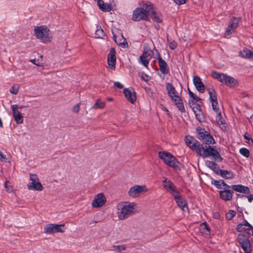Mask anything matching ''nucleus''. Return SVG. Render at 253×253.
<instances>
[{
    "mask_svg": "<svg viewBox=\"0 0 253 253\" xmlns=\"http://www.w3.org/2000/svg\"><path fill=\"white\" fill-rule=\"evenodd\" d=\"M145 77H146V79H145V78L143 76L142 77V79H143L144 81L147 82L149 80L148 77L146 75H145Z\"/></svg>",
    "mask_w": 253,
    "mask_h": 253,
    "instance_id": "nucleus-57",
    "label": "nucleus"
},
{
    "mask_svg": "<svg viewBox=\"0 0 253 253\" xmlns=\"http://www.w3.org/2000/svg\"><path fill=\"white\" fill-rule=\"evenodd\" d=\"M113 39L115 41V42L119 45L122 46V47H125L126 43L127 44L126 40L125 38H124L123 35L120 36V41H118L116 39L117 37L115 35H113Z\"/></svg>",
    "mask_w": 253,
    "mask_h": 253,
    "instance_id": "nucleus-36",
    "label": "nucleus"
},
{
    "mask_svg": "<svg viewBox=\"0 0 253 253\" xmlns=\"http://www.w3.org/2000/svg\"><path fill=\"white\" fill-rule=\"evenodd\" d=\"M18 85H13L9 89V92L12 94H17L19 90Z\"/></svg>",
    "mask_w": 253,
    "mask_h": 253,
    "instance_id": "nucleus-41",
    "label": "nucleus"
},
{
    "mask_svg": "<svg viewBox=\"0 0 253 253\" xmlns=\"http://www.w3.org/2000/svg\"><path fill=\"white\" fill-rule=\"evenodd\" d=\"M212 77L219 82L230 87H236L239 85L238 81L234 78L216 71L212 72Z\"/></svg>",
    "mask_w": 253,
    "mask_h": 253,
    "instance_id": "nucleus-4",
    "label": "nucleus"
},
{
    "mask_svg": "<svg viewBox=\"0 0 253 253\" xmlns=\"http://www.w3.org/2000/svg\"><path fill=\"white\" fill-rule=\"evenodd\" d=\"M199 230L205 237H208L210 235V229L206 222H204L200 225Z\"/></svg>",
    "mask_w": 253,
    "mask_h": 253,
    "instance_id": "nucleus-27",
    "label": "nucleus"
},
{
    "mask_svg": "<svg viewBox=\"0 0 253 253\" xmlns=\"http://www.w3.org/2000/svg\"><path fill=\"white\" fill-rule=\"evenodd\" d=\"M212 184L219 189L223 190L224 188H231V186L226 184L224 180H214Z\"/></svg>",
    "mask_w": 253,
    "mask_h": 253,
    "instance_id": "nucleus-29",
    "label": "nucleus"
},
{
    "mask_svg": "<svg viewBox=\"0 0 253 253\" xmlns=\"http://www.w3.org/2000/svg\"><path fill=\"white\" fill-rule=\"evenodd\" d=\"M240 153L243 155V156L248 158L249 157L250 155V151L249 150L244 147L241 148L239 150Z\"/></svg>",
    "mask_w": 253,
    "mask_h": 253,
    "instance_id": "nucleus-40",
    "label": "nucleus"
},
{
    "mask_svg": "<svg viewBox=\"0 0 253 253\" xmlns=\"http://www.w3.org/2000/svg\"><path fill=\"white\" fill-rule=\"evenodd\" d=\"M245 139L246 140V142L250 144H253V139L250 137V135L248 134H245L244 136Z\"/></svg>",
    "mask_w": 253,
    "mask_h": 253,
    "instance_id": "nucleus-46",
    "label": "nucleus"
},
{
    "mask_svg": "<svg viewBox=\"0 0 253 253\" xmlns=\"http://www.w3.org/2000/svg\"><path fill=\"white\" fill-rule=\"evenodd\" d=\"M145 90L146 91H150V88H145Z\"/></svg>",
    "mask_w": 253,
    "mask_h": 253,
    "instance_id": "nucleus-59",
    "label": "nucleus"
},
{
    "mask_svg": "<svg viewBox=\"0 0 253 253\" xmlns=\"http://www.w3.org/2000/svg\"><path fill=\"white\" fill-rule=\"evenodd\" d=\"M206 165L214 171L215 173H218L220 170L218 165L212 161H207L206 162Z\"/></svg>",
    "mask_w": 253,
    "mask_h": 253,
    "instance_id": "nucleus-31",
    "label": "nucleus"
},
{
    "mask_svg": "<svg viewBox=\"0 0 253 253\" xmlns=\"http://www.w3.org/2000/svg\"><path fill=\"white\" fill-rule=\"evenodd\" d=\"M105 106V102L101 101L100 99H98L94 105L92 106V108L94 109H103Z\"/></svg>",
    "mask_w": 253,
    "mask_h": 253,
    "instance_id": "nucleus-35",
    "label": "nucleus"
},
{
    "mask_svg": "<svg viewBox=\"0 0 253 253\" xmlns=\"http://www.w3.org/2000/svg\"><path fill=\"white\" fill-rule=\"evenodd\" d=\"M238 241L245 253H251V244L248 237L240 233L238 236Z\"/></svg>",
    "mask_w": 253,
    "mask_h": 253,
    "instance_id": "nucleus-12",
    "label": "nucleus"
},
{
    "mask_svg": "<svg viewBox=\"0 0 253 253\" xmlns=\"http://www.w3.org/2000/svg\"><path fill=\"white\" fill-rule=\"evenodd\" d=\"M239 54L243 58L253 60V51H251L248 49L245 48L243 50L240 51Z\"/></svg>",
    "mask_w": 253,
    "mask_h": 253,
    "instance_id": "nucleus-28",
    "label": "nucleus"
},
{
    "mask_svg": "<svg viewBox=\"0 0 253 253\" xmlns=\"http://www.w3.org/2000/svg\"><path fill=\"white\" fill-rule=\"evenodd\" d=\"M195 115L197 120L199 122H204L205 121V117L202 110L197 111L196 113H195Z\"/></svg>",
    "mask_w": 253,
    "mask_h": 253,
    "instance_id": "nucleus-38",
    "label": "nucleus"
},
{
    "mask_svg": "<svg viewBox=\"0 0 253 253\" xmlns=\"http://www.w3.org/2000/svg\"><path fill=\"white\" fill-rule=\"evenodd\" d=\"M237 196H240V195L239 194H237Z\"/></svg>",
    "mask_w": 253,
    "mask_h": 253,
    "instance_id": "nucleus-61",
    "label": "nucleus"
},
{
    "mask_svg": "<svg viewBox=\"0 0 253 253\" xmlns=\"http://www.w3.org/2000/svg\"><path fill=\"white\" fill-rule=\"evenodd\" d=\"M95 36L97 38H103L105 36L104 31L100 27L95 31Z\"/></svg>",
    "mask_w": 253,
    "mask_h": 253,
    "instance_id": "nucleus-39",
    "label": "nucleus"
},
{
    "mask_svg": "<svg viewBox=\"0 0 253 253\" xmlns=\"http://www.w3.org/2000/svg\"><path fill=\"white\" fill-rule=\"evenodd\" d=\"M203 141V144L205 143V145H209L211 144H214L215 141L213 138V137L210 134V133H208L206 137H205L204 140H202Z\"/></svg>",
    "mask_w": 253,
    "mask_h": 253,
    "instance_id": "nucleus-33",
    "label": "nucleus"
},
{
    "mask_svg": "<svg viewBox=\"0 0 253 253\" xmlns=\"http://www.w3.org/2000/svg\"><path fill=\"white\" fill-rule=\"evenodd\" d=\"M236 215L235 211L233 210H229L228 212L226 214V217L227 219L231 220Z\"/></svg>",
    "mask_w": 253,
    "mask_h": 253,
    "instance_id": "nucleus-42",
    "label": "nucleus"
},
{
    "mask_svg": "<svg viewBox=\"0 0 253 253\" xmlns=\"http://www.w3.org/2000/svg\"><path fill=\"white\" fill-rule=\"evenodd\" d=\"M202 156L204 158L212 157L213 159L218 162H221L222 160L217 151L210 145L204 146V151Z\"/></svg>",
    "mask_w": 253,
    "mask_h": 253,
    "instance_id": "nucleus-8",
    "label": "nucleus"
},
{
    "mask_svg": "<svg viewBox=\"0 0 253 253\" xmlns=\"http://www.w3.org/2000/svg\"><path fill=\"white\" fill-rule=\"evenodd\" d=\"M50 31L45 26H36L34 28V35L42 42L47 43L51 41Z\"/></svg>",
    "mask_w": 253,
    "mask_h": 253,
    "instance_id": "nucleus-5",
    "label": "nucleus"
},
{
    "mask_svg": "<svg viewBox=\"0 0 253 253\" xmlns=\"http://www.w3.org/2000/svg\"><path fill=\"white\" fill-rule=\"evenodd\" d=\"M11 108L12 111L13 116L16 123L17 124H21L23 123V117L18 110H16V104L12 105Z\"/></svg>",
    "mask_w": 253,
    "mask_h": 253,
    "instance_id": "nucleus-25",
    "label": "nucleus"
},
{
    "mask_svg": "<svg viewBox=\"0 0 253 253\" xmlns=\"http://www.w3.org/2000/svg\"><path fill=\"white\" fill-rule=\"evenodd\" d=\"M247 95V93L246 92H242L240 94V96L241 97H245Z\"/></svg>",
    "mask_w": 253,
    "mask_h": 253,
    "instance_id": "nucleus-54",
    "label": "nucleus"
},
{
    "mask_svg": "<svg viewBox=\"0 0 253 253\" xmlns=\"http://www.w3.org/2000/svg\"><path fill=\"white\" fill-rule=\"evenodd\" d=\"M186 145L192 150L195 151L196 154L202 156V151H204V146L193 137L188 135L184 139Z\"/></svg>",
    "mask_w": 253,
    "mask_h": 253,
    "instance_id": "nucleus-6",
    "label": "nucleus"
},
{
    "mask_svg": "<svg viewBox=\"0 0 253 253\" xmlns=\"http://www.w3.org/2000/svg\"><path fill=\"white\" fill-rule=\"evenodd\" d=\"M80 110V105L79 104H77L75 106H74L73 108L72 111L75 113H78Z\"/></svg>",
    "mask_w": 253,
    "mask_h": 253,
    "instance_id": "nucleus-49",
    "label": "nucleus"
},
{
    "mask_svg": "<svg viewBox=\"0 0 253 253\" xmlns=\"http://www.w3.org/2000/svg\"><path fill=\"white\" fill-rule=\"evenodd\" d=\"M107 100H108V101H112L113 99V98H107Z\"/></svg>",
    "mask_w": 253,
    "mask_h": 253,
    "instance_id": "nucleus-58",
    "label": "nucleus"
},
{
    "mask_svg": "<svg viewBox=\"0 0 253 253\" xmlns=\"http://www.w3.org/2000/svg\"><path fill=\"white\" fill-rule=\"evenodd\" d=\"M193 82L196 89L200 93L204 92L205 90V85L201 81V78L198 76H194L193 78Z\"/></svg>",
    "mask_w": 253,
    "mask_h": 253,
    "instance_id": "nucleus-24",
    "label": "nucleus"
},
{
    "mask_svg": "<svg viewBox=\"0 0 253 253\" xmlns=\"http://www.w3.org/2000/svg\"><path fill=\"white\" fill-rule=\"evenodd\" d=\"M251 119L252 120V121L253 122V114L251 116Z\"/></svg>",
    "mask_w": 253,
    "mask_h": 253,
    "instance_id": "nucleus-60",
    "label": "nucleus"
},
{
    "mask_svg": "<svg viewBox=\"0 0 253 253\" xmlns=\"http://www.w3.org/2000/svg\"><path fill=\"white\" fill-rule=\"evenodd\" d=\"M113 247L119 251L125 250L126 249V248L124 245H113Z\"/></svg>",
    "mask_w": 253,
    "mask_h": 253,
    "instance_id": "nucleus-47",
    "label": "nucleus"
},
{
    "mask_svg": "<svg viewBox=\"0 0 253 253\" xmlns=\"http://www.w3.org/2000/svg\"><path fill=\"white\" fill-rule=\"evenodd\" d=\"M166 89L169 97L173 102L178 110L181 113L184 112L185 108L181 98L173 84L170 83H166Z\"/></svg>",
    "mask_w": 253,
    "mask_h": 253,
    "instance_id": "nucleus-1",
    "label": "nucleus"
},
{
    "mask_svg": "<svg viewBox=\"0 0 253 253\" xmlns=\"http://www.w3.org/2000/svg\"><path fill=\"white\" fill-rule=\"evenodd\" d=\"M106 201V199L103 194L100 193L95 196L92 202L93 208H99L103 206Z\"/></svg>",
    "mask_w": 253,
    "mask_h": 253,
    "instance_id": "nucleus-16",
    "label": "nucleus"
},
{
    "mask_svg": "<svg viewBox=\"0 0 253 253\" xmlns=\"http://www.w3.org/2000/svg\"><path fill=\"white\" fill-rule=\"evenodd\" d=\"M247 197H248V201L250 203H251L253 200V195H252V194L250 195L249 196H248Z\"/></svg>",
    "mask_w": 253,
    "mask_h": 253,
    "instance_id": "nucleus-53",
    "label": "nucleus"
},
{
    "mask_svg": "<svg viewBox=\"0 0 253 253\" xmlns=\"http://www.w3.org/2000/svg\"><path fill=\"white\" fill-rule=\"evenodd\" d=\"M236 230L244 234L247 233L253 235V227L245 219L237 225Z\"/></svg>",
    "mask_w": 253,
    "mask_h": 253,
    "instance_id": "nucleus-13",
    "label": "nucleus"
},
{
    "mask_svg": "<svg viewBox=\"0 0 253 253\" xmlns=\"http://www.w3.org/2000/svg\"><path fill=\"white\" fill-rule=\"evenodd\" d=\"M108 64L109 67L115 70L116 68V51L114 48H111L107 57Z\"/></svg>",
    "mask_w": 253,
    "mask_h": 253,
    "instance_id": "nucleus-20",
    "label": "nucleus"
},
{
    "mask_svg": "<svg viewBox=\"0 0 253 253\" xmlns=\"http://www.w3.org/2000/svg\"><path fill=\"white\" fill-rule=\"evenodd\" d=\"M209 94V100L211 103L212 110L214 112H217L219 108L217 107L218 101L217 99L216 93L214 90H208Z\"/></svg>",
    "mask_w": 253,
    "mask_h": 253,
    "instance_id": "nucleus-19",
    "label": "nucleus"
},
{
    "mask_svg": "<svg viewBox=\"0 0 253 253\" xmlns=\"http://www.w3.org/2000/svg\"><path fill=\"white\" fill-rule=\"evenodd\" d=\"M123 93L126 99L131 103L133 104L136 99V93L132 88H125Z\"/></svg>",
    "mask_w": 253,
    "mask_h": 253,
    "instance_id": "nucleus-21",
    "label": "nucleus"
},
{
    "mask_svg": "<svg viewBox=\"0 0 253 253\" xmlns=\"http://www.w3.org/2000/svg\"><path fill=\"white\" fill-rule=\"evenodd\" d=\"M230 188H224L219 191L220 198L224 201H230L232 200L233 195V190Z\"/></svg>",
    "mask_w": 253,
    "mask_h": 253,
    "instance_id": "nucleus-17",
    "label": "nucleus"
},
{
    "mask_svg": "<svg viewBox=\"0 0 253 253\" xmlns=\"http://www.w3.org/2000/svg\"><path fill=\"white\" fill-rule=\"evenodd\" d=\"M148 189L145 185H135L131 187L128 191V195L132 198H137L146 192Z\"/></svg>",
    "mask_w": 253,
    "mask_h": 253,
    "instance_id": "nucleus-11",
    "label": "nucleus"
},
{
    "mask_svg": "<svg viewBox=\"0 0 253 253\" xmlns=\"http://www.w3.org/2000/svg\"><path fill=\"white\" fill-rule=\"evenodd\" d=\"M217 116L216 118V121L217 123L219 125H224L225 124V120L222 118L221 116V113L220 111H219V109L218 110L217 112H215Z\"/></svg>",
    "mask_w": 253,
    "mask_h": 253,
    "instance_id": "nucleus-37",
    "label": "nucleus"
},
{
    "mask_svg": "<svg viewBox=\"0 0 253 253\" xmlns=\"http://www.w3.org/2000/svg\"><path fill=\"white\" fill-rule=\"evenodd\" d=\"M231 188L233 191L242 193L243 194H248L250 193V189L248 187L241 184L232 185Z\"/></svg>",
    "mask_w": 253,
    "mask_h": 253,
    "instance_id": "nucleus-26",
    "label": "nucleus"
},
{
    "mask_svg": "<svg viewBox=\"0 0 253 253\" xmlns=\"http://www.w3.org/2000/svg\"><path fill=\"white\" fill-rule=\"evenodd\" d=\"M153 52L151 49L144 50L142 54L138 58V62L145 67H148L151 59Z\"/></svg>",
    "mask_w": 253,
    "mask_h": 253,
    "instance_id": "nucleus-15",
    "label": "nucleus"
},
{
    "mask_svg": "<svg viewBox=\"0 0 253 253\" xmlns=\"http://www.w3.org/2000/svg\"><path fill=\"white\" fill-rule=\"evenodd\" d=\"M159 156L168 166L173 168L178 167L179 162L170 153L165 151L159 152Z\"/></svg>",
    "mask_w": 253,
    "mask_h": 253,
    "instance_id": "nucleus-7",
    "label": "nucleus"
},
{
    "mask_svg": "<svg viewBox=\"0 0 253 253\" xmlns=\"http://www.w3.org/2000/svg\"><path fill=\"white\" fill-rule=\"evenodd\" d=\"M31 62H32L33 64L37 65V66H40V64H37L36 63V59H32V60H31Z\"/></svg>",
    "mask_w": 253,
    "mask_h": 253,
    "instance_id": "nucleus-55",
    "label": "nucleus"
},
{
    "mask_svg": "<svg viewBox=\"0 0 253 253\" xmlns=\"http://www.w3.org/2000/svg\"><path fill=\"white\" fill-rule=\"evenodd\" d=\"M150 12L152 13L151 18L154 22L161 23L162 21V17L160 14L153 11L152 9L151 10Z\"/></svg>",
    "mask_w": 253,
    "mask_h": 253,
    "instance_id": "nucleus-34",
    "label": "nucleus"
},
{
    "mask_svg": "<svg viewBox=\"0 0 253 253\" xmlns=\"http://www.w3.org/2000/svg\"><path fill=\"white\" fill-rule=\"evenodd\" d=\"M197 132L198 135V138L201 140H204L206 136L209 133L208 131L205 130L204 128H197Z\"/></svg>",
    "mask_w": 253,
    "mask_h": 253,
    "instance_id": "nucleus-32",
    "label": "nucleus"
},
{
    "mask_svg": "<svg viewBox=\"0 0 253 253\" xmlns=\"http://www.w3.org/2000/svg\"><path fill=\"white\" fill-rule=\"evenodd\" d=\"M30 180L31 182L27 185V187L29 190L41 191L43 189V186L36 174H30Z\"/></svg>",
    "mask_w": 253,
    "mask_h": 253,
    "instance_id": "nucleus-10",
    "label": "nucleus"
},
{
    "mask_svg": "<svg viewBox=\"0 0 253 253\" xmlns=\"http://www.w3.org/2000/svg\"><path fill=\"white\" fill-rule=\"evenodd\" d=\"M117 214L120 220H123L136 211V204L126 202L119 203L117 206Z\"/></svg>",
    "mask_w": 253,
    "mask_h": 253,
    "instance_id": "nucleus-3",
    "label": "nucleus"
},
{
    "mask_svg": "<svg viewBox=\"0 0 253 253\" xmlns=\"http://www.w3.org/2000/svg\"><path fill=\"white\" fill-rule=\"evenodd\" d=\"M65 227L64 224H48L44 228V232L46 234H53L55 233H63Z\"/></svg>",
    "mask_w": 253,
    "mask_h": 253,
    "instance_id": "nucleus-9",
    "label": "nucleus"
},
{
    "mask_svg": "<svg viewBox=\"0 0 253 253\" xmlns=\"http://www.w3.org/2000/svg\"><path fill=\"white\" fill-rule=\"evenodd\" d=\"M241 20V17L237 18L236 17H233L230 20L228 26L225 32V37L230 36L234 32L235 30L238 27L239 22Z\"/></svg>",
    "mask_w": 253,
    "mask_h": 253,
    "instance_id": "nucleus-14",
    "label": "nucleus"
},
{
    "mask_svg": "<svg viewBox=\"0 0 253 253\" xmlns=\"http://www.w3.org/2000/svg\"><path fill=\"white\" fill-rule=\"evenodd\" d=\"M157 59L159 65L160 70L163 74H167L169 72V70L168 67V64L162 58L159 52H158L157 50Z\"/></svg>",
    "mask_w": 253,
    "mask_h": 253,
    "instance_id": "nucleus-23",
    "label": "nucleus"
},
{
    "mask_svg": "<svg viewBox=\"0 0 253 253\" xmlns=\"http://www.w3.org/2000/svg\"><path fill=\"white\" fill-rule=\"evenodd\" d=\"M4 186L7 191L8 192H11L12 191V187L10 182L6 181L4 184Z\"/></svg>",
    "mask_w": 253,
    "mask_h": 253,
    "instance_id": "nucleus-45",
    "label": "nucleus"
},
{
    "mask_svg": "<svg viewBox=\"0 0 253 253\" xmlns=\"http://www.w3.org/2000/svg\"><path fill=\"white\" fill-rule=\"evenodd\" d=\"M176 46L177 44L174 42H171L169 43V47L171 49H174Z\"/></svg>",
    "mask_w": 253,
    "mask_h": 253,
    "instance_id": "nucleus-51",
    "label": "nucleus"
},
{
    "mask_svg": "<svg viewBox=\"0 0 253 253\" xmlns=\"http://www.w3.org/2000/svg\"><path fill=\"white\" fill-rule=\"evenodd\" d=\"M153 8V5L150 2H146L142 7L136 8L133 11L132 19L134 21H139L142 20L149 21L148 14Z\"/></svg>",
    "mask_w": 253,
    "mask_h": 253,
    "instance_id": "nucleus-2",
    "label": "nucleus"
},
{
    "mask_svg": "<svg viewBox=\"0 0 253 253\" xmlns=\"http://www.w3.org/2000/svg\"><path fill=\"white\" fill-rule=\"evenodd\" d=\"M174 2L177 5H181L186 2V0H173Z\"/></svg>",
    "mask_w": 253,
    "mask_h": 253,
    "instance_id": "nucleus-50",
    "label": "nucleus"
},
{
    "mask_svg": "<svg viewBox=\"0 0 253 253\" xmlns=\"http://www.w3.org/2000/svg\"><path fill=\"white\" fill-rule=\"evenodd\" d=\"M219 171L221 176L225 179H232L234 177V174L230 170L220 169Z\"/></svg>",
    "mask_w": 253,
    "mask_h": 253,
    "instance_id": "nucleus-30",
    "label": "nucleus"
},
{
    "mask_svg": "<svg viewBox=\"0 0 253 253\" xmlns=\"http://www.w3.org/2000/svg\"><path fill=\"white\" fill-rule=\"evenodd\" d=\"M163 186L166 190L173 196L176 194H178V193L175 185L170 181V180L168 179L167 178H166L163 181Z\"/></svg>",
    "mask_w": 253,
    "mask_h": 253,
    "instance_id": "nucleus-18",
    "label": "nucleus"
},
{
    "mask_svg": "<svg viewBox=\"0 0 253 253\" xmlns=\"http://www.w3.org/2000/svg\"><path fill=\"white\" fill-rule=\"evenodd\" d=\"M188 94L190 98H192L195 101L198 102L200 100V98L193 93L189 89H188Z\"/></svg>",
    "mask_w": 253,
    "mask_h": 253,
    "instance_id": "nucleus-43",
    "label": "nucleus"
},
{
    "mask_svg": "<svg viewBox=\"0 0 253 253\" xmlns=\"http://www.w3.org/2000/svg\"><path fill=\"white\" fill-rule=\"evenodd\" d=\"M192 105L193 106H192L191 105V107H192V110H193V112H194V113H196L197 111H200V110H201V106L199 105H198L197 104H194L193 102L192 103Z\"/></svg>",
    "mask_w": 253,
    "mask_h": 253,
    "instance_id": "nucleus-44",
    "label": "nucleus"
},
{
    "mask_svg": "<svg viewBox=\"0 0 253 253\" xmlns=\"http://www.w3.org/2000/svg\"><path fill=\"white\" fill-rule=\"evenodd\" d=\"M114 85L115 87L120 89H122L124 87V85L119 82H115Z\"/></svg>",
    "mask_w": 253,
    "mask_h": 253,
    "instance_id": "nucleus-48",
    "label": "nucleus"
},
{
    "mask_svg": "<svg viewBox=\"0 0 253 253\" xmlns=\"http://www.w3.org/2000/svg\"><path fill=\"white\" fill-rule=\"evenodd\" d=\"M214 217H215V218L217 217V215H215V216H214Z\"/></svg>",
    "mask_w": 253,
    "mask_h": 253,
    "instance_id": "nucleus-62",
    "label": "nucleus"
},
{
    "mask_svg": "<svg viewBox=\"0 0 253 253\" xmlns=\"http://www.w3.org/2000/svg\"><path fill=\"white\" fill-rule=\"evenodd\" d=\"M6 160V156L3 155L2 153L0 151V161H3Z\"/></svg>",
    "mask_w": 253,
    "mask_h": 253,
    "instance_id": "nucleus-52",
    "label": "nucleus"
},
{
    "mask_svg": "<svg viewBox=\"0 0 253 253\" xmlns=\"http://www.w3.org/2000/svg\"><path fill=\"white\" fill-rule=\"evenodd\" d=\"M175 201L177 206L183 211L188 210L187 204L186 201L179 195V192L174 196Z\"/></svg>",
    "mask_w": 253,
    "mask_h": 253,
    "instance_id": "nucleus-22",
    "label": "nucleus"
},
{
    "mask_svg": "<svg viewBox=\"0 0 253 253\" xmlns=\"http://www.w3.org/2000/svg\"><path fill=\"white\" fill-rule=\"evenodd\" d=\"M16 110H18V109H22V108H23L24 107V106H21V105H16Z\"/></svg>",
    "mask_w": 253,
    "mask_h": 253,
    "instance_id": "nucleus-56",
    "label": "nucleus"
}]
</instances>
